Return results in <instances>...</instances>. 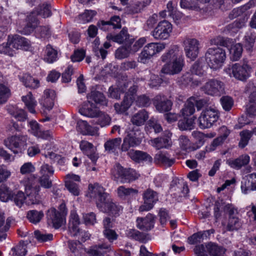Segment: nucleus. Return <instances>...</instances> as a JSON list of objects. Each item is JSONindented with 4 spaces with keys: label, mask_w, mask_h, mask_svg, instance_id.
<instances>
[{
    "label": "nucleus",
    "mask_w": 256,
    "mask_h": 256,
    "mask_svg": "<svg viewBox=\"0 0 256 256\" xmlns=\"http://www.w3.org/2000/svg\"><path fill=\"white\" fill-rule=\"evenodd\" d=\"M220 131L224 132V133L218 136V138H214L210 144V150H214L216 148L223 143L224 140L229 135L230 132L228 130L226 127L222 126L220 128Z\"/></svg>",
    "instance_id": "43"
},
{
    "label": "nucleus",
    "mask_w": 256,
    "mask_h": 256,
    "mask_svg": "<svg viewBox=\"0 0 256 256\" xmlns=\"http://www.w3.org/2000/svg\"><path fill=\"white\" fill-rule=\"evenodd\" d=\"M127 134L124 138L121 146L122 152L128 151L130 147L138 146L142 142L140 137V132L138 130H134L133 128L130 126L126 130Z\"/></svg>",
    "instance_id": "7"
},
{
    "label": "nucleus",
    "mask_w": 256,
    "mask_h": 256,
    "mask_svg": "<svg viewBox=\"0 0 256 256\" xmlns=\"http://www.w3.org/2000/svg\"><path fill=\"white\" fill-rule=\"evenodd\" d=\"M13 192L10 188L5 186H2L0 188V199L4 202H6L10 200H12Z\"/></svg>",
    "instance_id": "53"
},
{
    "label": "nucleus",
    "mask_w": 256,
    "mask_h": 256,
    "mask_svg": "<svg viewBox=\"0 0 256 256\" xmlns=\"http://www.w3.org/2000/svg\"><path fill=\"white\" fill-rule=\"evenodd\" d=\"M111 40L119 44L126 43V44H132L133 43V39L130 38V34L128 30L124 28L121 31L116 35L112 36Z\"/></svg>",
    "instance_id": "32"
},
{
    "label": "nucleus",
    "mask_w": 256,
    "mask_h": 256,
    "mask_svg": "<svg viewBox=\"0 0 256 256\" xmlns=\"http://www.w3.org/2000/svg\"><path fill=\"white\" fill-rule=\"evenodd\" d=\"M183 44L186 56L194 60L199 53V41L194 38H186L183 41Z\"/></svg>",
    "instance_id": "13"
},
{
    "label": "nucleus",
    "mask_w": 256,
    "mask_h": 256,
    "mask_svg": "<svg viewBox=\"0 0 256 256\" xmlns=\"http://www.w3.org/2000/svg\"><path fill=\"white\" fill-rule=\"evenodd\" d=\"M36 36L39 38H48L50 36V28L48 26H37L35 31Z\"/></svg>",
    "instance_id": "52"
},
{
    "label": "nucleus",
    "mask_w": 256,
    "mask_h": 256,
    "mask_svg": "<svg viewBox=\"0 0 256 256\" xmlns=\"http://www.w3.org/2000/svg\"><path fill=\"white\" fill-rule=\"evenodd\" d=\"M27 136H14L7 138L4 140V144L6 148L14 154H18L26 144Z\"/></svg>",
    "instance_id": "9"
},
{
    "label": "nucleus",
    "mask_w": 256,
    "mask_h": 256,
    "mask_svg": "<svg viewBox=\"0 0 256 256\" xmlns=\"http://www.w3.org/2000/svg\"><path fill=\"white\" fill-rule=\"evenodd\" d=\"M149 118L148 112L144 110H141L134 114L130 120L134 125L141 126L144 124Z\"/></svg>",
    "instance_id": "33"
},
{
    "label": "nucleus",
    "mask_w": 256,
    "mask_h": 256,
    "mask_svg": "<svg viewBox=\"0 0 256 256\" xmlns=\"http://www.w3.org/2000/svg\"><path fill=\"white\" fill-rule=\"evenodd\" d=\"M7 110L11 116L18 121L24 122L28 118L26 112L22 109L10 106L8 108Z\"/></svg>",
    "instance_id": "36"
},
{
    "label": "nucleus",
    "mask_w": 256,
    "mask_h": 256,
    "mask_svg": "<svg viewBox=\"0 0 256 256\" xmlns=\"http://www.w3.org/2000/svg\"><path fill=\"white\" fill-rule=\"evenodd\" d=\"M79 112L83 116L90 118H95L98 115L100 110L94 104L88 100V102L84 103L80 108Z\"/></svg>",
    "instance_id": "24"
},
{
    "label": "nucleus",
    "mask_w": 256,
    "mask_h": 256,
    "mask_svg": "<svg viewBox=\"0 0 256 256\" xmlns=\"http://www.w3.org/2000/svg\"><path fill=\"white\" fill-rule=\"evenodd\" d=\"M22 100L26 106L30 113L36 114L35 108L37 105V102L31 92H29L25 96H22Z\"/></svg>",
    "instance_id": "37"
},
{
    "label": "nucleus",
    "mask_w": 256,
    "mask_h": 256,
    "mask_svg": "<svg viewBox=\"0 0 256 256\" xmlns=\"http://www.w3.org/2000/svg\"><path fill=\"white\" fill-rule=\"evenodd\" d=\"M182 182H180L178 178H174L171 182L170 192L174 194L180 196V190L182 189Z\"/></svg>",
    "instance_id": "56"
},
{
    "label": "nucleus",
    "mask_w": 256,
    "mask_h": 256,
    "mask_svg": "<svg viewBox=\"0 0 256 256\" xmlns=\"http://www.w3.org/2000/svg\"><path fill=\"white\" fill-rule=\"evenodd\" d=\"M156 109L160 112L164 113L170 111L172 106L171 100L163 94H158L152 99Z\"/></svg>",
    "instance_id": "16"
},
{
    "label": "nucleus",
    "mask_w": 256,
    "mask_h": 256,
    "mask_svg": "<svg viewBox=\"0 0 256 256\" xmlns=\"http://www.w3.org/2000/svg\"><path fill=\"white\" fill-rule=\"evenodd\" d=\"M26 22L24 26L19 28L18 31L24 34H30L34 29L36 30L38 24V20L34 12H32L27 16Z\"/></svg>",
    "instance_id": "18"
},
{
    "label": "nucleus",
    "mask_w": 256,
    "mask_h": 256,
    "mask_svg": "<svg viewBox=\"0 0 256 256\" xmlns=\"http://www.w3.org/2000/svg\"><path fill=\"white\" fill-rule=\"evenodd\" d=\"M12 200H14L15 204L18 207H21L24 202L26 203V196L24 193L21 191L18 192L16 194L13 193V197Z\"/></svg>",
    "instance_id": "64"
},
{
    "label": "nucleus",
    "mask_w": 256,
    "mask_h": 256,
    "mask_svg": "<svg viewBox=\"0 0 256 256\" xmlns=\"http://www.w3.org/2000/svg\"><path fill=\"white\" fill-rule=\"evenodd\" d=\"M182 56V51L180 47L177 45H173L162 56L161 60L163 62H170Z\"/></svg>",
    "instance_id": "21"
},
{
    "label": "nucleus",
    "mask_w": 256,
    "mask_h": 256,
    "mask_svg": "<svg viewBox=\"0 0 256 256\" xmlns=\"http://www.w3.org/2000/svg\"><path fill=\"white\" fill-rule=\"evenodd\" d=\"M65 186L68 190L73 195L78 196L80 194V188L78 184L71 181H66Z\"/></svg>",
    "instance_id": "63"
},
{
    "label": "nucleus",
    "mask_w": 256,
    "mask_h": 256,
    "mask_svg": "<svg viewBox=\"0 0 256 256\" xmlns=\"http://www.w3.org/2000/svg\"><path fill=\"white\" fill-rule=\"evenodd\" d=\"M220 114L214 108H209L203 110L198 118V124L201 129L212 127L218 120Z\"/></svg>",
    "instance_id": "5"
},
{
    "label": "nucleus",
    "mask_w": 256,
    "mask_h": 256,
    "mask_svg": "<svg viewBox=\"0 0 256 256\" xmlns=\"http://www.w3.org/2000/svg\"><path fill=\"white\" fill-rule=\"evenodd\" d=\"M112 251L111 244L108 242H102L90 247L88 253L92 256H104Z\"/></svg>",
    "instance_id": "17"
},
{
    "label": "nucleus",
    "mask_w": 256,
    "mask_h": 256,
    "mask_svg": "<svg viewBox=\"0 0 256 256\" xmlns=\"http://www.w3.org/2000/svg\"><path fill=\"white\" fill-rule=\"evenodd\" d=\"M183 56L170 62H167L162 66L161 72L164 74L173 75L180 72L184 66Z\"/></svg>",
    "instance_id": "15"
},
{
    "label": "nucleus",
    "mask_w": 256,
    "mask_h": 256,
    "mask_svg": "<svg viewBox=\"0 0 256 256\" xmlns=\"http://www.w3.org/2000/svg\"><path fill=\"white\" fill-rule=\"evenodd\" d=\"M96 117H98L96 123L101 127L110 124L111 118L108 114L99 112V114Z\"/></svg>",
    "instance_id": "59"
},
{
    "label": "nucleus",
    "mask_w": 256,
    "mask_h": 256,
    "mask_svg": "<svg viewBox=\"0 0 256 256\" xmlns=\"http://www.w3.org/2000/svg\"><path fill=\"white\" fill-rule=\"evenodd\" d=\"M122 142L120 138L108 139L104 144L105 152L107 154H118V150H121Z\"/></svg>",
    "instance_id": "22"
},
{
    "label": "nucleus",
    "mask_w": 256,
    "mask_h": 256,
    "mask_svg": "<svg viewBox=\"0 0 256 256\" xmlns=\"http://www.w3.org/2000/svg\"><path fill=\"white\" fill-rule=\"evenodd\" d=\"M112 179L117 182L128 183L138 179L140 176L134 170L126 168L120 164H116L111 170Z\"/></svg>",
    "instance_id": "2"
},
{
    "label": "nucleus",
    "mask_w": 256,
    "mask_h": 256,
    "mask_svg": "<svg viewBox=\"0 0 256 256\" xmlns=\"http://www.w3.org/2000/svg\"><path fill=\"white\" fill-rule=\"evenodd\" d=\"M80 224L78 215L75 213L71 214L68 226V232L71 236H76L82 233V231L78 227Z\"/></svg>",
    "instance_id": "27"
},
{
    "label": "nucleus",
    "mask_w": 256,
    "mask_h": 256,
    "mask_svg": "<svg viewBox=\"0 0 256 256\" xmlns=\"http://www.w3.org/2000/svg\"><path fill=\"white\" fill-rule=\"evenodd\" d=\"M130 156L137 162L152 164L153 158L147 152L140 150H132L128 152Z\"/></svg>",
    "instance_id": "28"
},
{
    "label": "nucleus",
    "mask_w": 256,
    "mask_h": 256,
    "mask_svg": "<svg viewBox=\"0 0 256 256\" xmlns=\"http://www.w3.org/2000/svg\"><path fill=\"white\" fill-rule=\"evenodd\" d=\"M54 168L52 166L44 164L40 166L39 173L40 176L50 177L54 174Z\"/></svg>",
    "instance_id": "62"
},
{
    "label": "nucleus",
    "mask_w": 256,
    "mask_h": 256,
    "mask_svg": "<svg viewBox=\"0 0 256 256\" xmlns=\"http://www.w3.org/2000/svg\"><path fill=\"white\" fill-rule=\"evenodd\" d=\"M80 147L82 152L91 160L92 162L95 163L96 162L98 156L92 144L87 141H82Z\"/></svg>",
    "instance_id": "26"
},
{
    "label": "nucleus",
    "mask_w": 256,
    "mask_h": 256,
    "mask_svg": "<svg viewBox=\"0 0 256 256\" xmlns=\"http://www.w3.org/2000/svg\"><path fill=\"white\" fill-rule=\"evenodd\" d=\"M246 180L242 182V191L246 194L249 190H256V173H252L246 176Z\"/></svg>",
    "instance_id": "29"
},
{
    "label": "nucleus",
    "mask_w": 256,
    "mask_h": 256,
    "mask_svg": "<svg viewBox=\"0 0 256 256\" xmlns=\"http://www.w3.org/2000/svg\"><path fill=\"white\" fill-rule=\"evenodd\" d=\"M151 142L153 146L157 149L168 148L172 144L171 138L168 136L154 138Z\"/></svg>",
    "instance_id": "35"
},
{
    "label": "nucleus",
    "mask_w": 256,
    "mask_h": 256,
    "mask_svg": "<svg viewBox=\"0 0 256 256\" xmlns=\"http://www.w3.org/2000/svg\"><path fill=\"white\" fill-rule=\"evenodd\" d=\"M12 219L9 217L5 222L4 214L0 213V234H6L9 230Z\"/></svg>",
    "instance_id": "48"
},
{
    "label": "nucleus",
    "mask_w": 256,
    "mask_h": 256,
    "mask_svg": "<svg viewBox=\"0 0 256 256\" xmlns=\"http://www.w3.org/2000/svg\"><path fill=\"white\" fill-rule=\"evenodd\" d=\"M40 186H37L35 189L26 190V204L28 205L38 204L41 202V196L39 194Z\"/></svg>",
    "instance_id": "30"
},
{
    "label": "nucleus",
    "mask_w": 256,
    "mask_h": 256,
    "mask_svg": "<svg viewBox=\"0 0 256 256\" xmlns=\"http://www.w3.org/2000/svg\"><path fill=\"white\" fill-rule=\"evenodd\" d=\"M155 216L148 213L144 218H138L136 219L137 227L144 231H148L154 226Z\"/></svg>",
    "instance_id": "20"
},
{
    "label": "nucleus",
    "mask_w": 256,
    "mask_h": 256,
    "mask_svg": "<svg viewBox=\"0 0 256 256\" xmlns=\"http://www.w3.org/2000/svg\"><path fill=\"white\" fill-rule=\"evenodd\" d=\"M126 234L128 237L142 242L146 240V236L145 234L134 229H130L128 230Z\"/></svg>",
    "instance_id": "55"
},
{
    "label": "nucleus",
    "mask_w": 256,
    "mask_h": 256,
    "mask_svg": "<svg viewBox=\"0 0 256 256\" xmlns=\"http://www.w3.org/2000/svg\"><path fill=\"white\" fill-rule=\"evenodd\" d=\"M154 162L158 164L170 167L175 162V159L168 152L160 151L155 155Z\"/></svg>",
    "instance_id": "19"
},
{
    "label": "nucleus",
    "mask_w": 256,
    "mask_h": 256,
    "mask_svg": "<svg viewBox=\"0 0 256 256\" xmlns=\"http://www.w3.org/2000/svg\"><path fill=\"white\" fill-rule=\"evenodd\" d=\"M20 80L26 87L32 88L38 87L39 81L28 74H24L22 76H20Z\"/></svg>",
    "instance_id": "42"
},
{
    "label": "nucleus",
    "mask_w": 256,
    "mask_h": 256,
    "mask_svg": "<svg viewBox=\"0 0 256 256\" xmlns=\"http://www.w3.org/2000/svg\"><path fill=\"white\" fill-rule=\"evenodd\" d=\"M204 92L212 96H220L224 92V84L223 82L216 79H211L204 86Z\"/></svg>",
    "instance_id": "12"
},
{
    "label": "nucleus",
    "mask_w": 256,
    "mask_h": 256,
    "mask_svg": "<svg viewBox=\"0 0 256 256\" xmlns=\"http://www.w3.org/2000/svg\"><path fill=\"white\" fill-rule=\"evenodd\" d=\"M165 48L162 44L152 42L146 46L138 56V61L146 64L156 54L160 52Z\"/></svg>",
    "instance_id": "8"
},
{
    "label": "nucleus",
    "mask_w": 256,
    "mask_h": 256,
    "mask_svg": "<svg viewBox=\"0 0 256 256\" xmlns=\"http://www.w3.org/2000/svg\"><path fill=\"white\" fill-rule=\"evenodd\" d=\"M130 86L128 92H126L125 96H128V98H132V102L134 100V96L137 92L138 86L137 85L132 84L131 82H126L124 84V88H128Z\"/></svg>",
    "instance_id": "61"
},
{
    "label": "nucleus",
    "mask_w": 256,
    "mask_h": 256,
    "mask_svg": "<svg viewBox=\"0 0 256 256\" xmlns=\"http://www.w3.org/2000/svg\"><path fill=\"white\" fill-rule=\"evenodd\" d=\"M21 183L25 188V191L35 189L37 186H40L38 184V180L34 174H30L28 176L25 177L21 181Z\"/></svg>",
    "instance_id": "40"
},
{
    "label": "nucleus",
    "mask_w": 256,
    "mask_h": 256,
    "mask_svg": "<svg viewBox=\"0 0 256 256\" xmlns=\"http://www.w3.org/2000/svg\"><path fill=\"white\" fill-rule=\"evenodd\" d=\"M118 197L125 199L128 196H133L138 193V190L132 188H126L124 186H119L116 190Z\"/></svg>",
    "instance_id": "41"
},
{
    "label": "nucleus",
    "mask_w": 256,
    "mask_h": 256,
    "mask_svg": "<svg viewBox=\"0 0 256 256\" xmlns=\"http://www.w3.org/2000/svg\"><path fill=\"white\" fill-rule=\"evenodd\" d=\"M131 44H126L118 48L116 52V58L118 59H122L128 56L130 50Z\"/></svg>",
    "instance_id": "51"
},
{
    "label": "nucleus",
    "mask_w": 256,
    "mask_h": 256,
    "mask_svg": "<svg viewBox=\"0 0 256 256\" xmlns=\"http://www.w3.org/2000/svg\"><path fill=\"white\" fill-rule=\"evenodd\" d=\"M68 246L70 252L76 256H80L82 252V244L77 240H68Z\"/></svg>",
    "instance_id": "47"
},
{
    "label": "nucleus",
    "mask_w": 256,
    "mask_h": 256,
    "mask_svg": "<svg viewBox=\"0 0 256 256\" xmlns=\"http://www.w3.org/2000/svg\"><path fill=\"white\" fill-rule=\"evenodd\" d=\"M172 24L167 20H163L158 22L152 31V36L156 40H166L172 32Z\"/></svg>",
    "instance_id": "10"
},
{
    "label": "nucleus",
    "mask_w": 256,
    "mask_h": 256,
    "mask_svg": "<svg viewBox=\"0 0 256 256\" xmlns=\"http://www.w3.org/2000/svg\"><path fill=\"white\" fill-rule=\"evenodd\" d=\"M44 214L42 210H30L27 212L26 218L28 220L34 224L38 223L44 217Z\"/></svg>",
    "instance_id": "45"
},
{
    "label": "nucleus",
    "mask_w": 256,
    "mask_h": 256,
    "mask_svg": "<svg viewBox=\"0 0 256 256\" xmlns=\"http://www.w3.org/2000/svg\"><path fill=\"white\" fill-rule=\"evenodd\" d=\"M34 236L38 241L41 242L51 241L53 240L52 234H46L38 230L34 232Z\"/></svg>",
    "instance_id": "58"
},
{
    "label": "nucleus",
    "mask_w": 256,
    "mask_h": 256,
    "mask_svg": "<svg viewBox=\"0 0 256 256\" xmlns=\"http://www.w3.org/2000/svg\"><path fill=\"white\" fill-rule=\"evenodd\" d=\"M194 250L196 256H208L206 250L211 256H224L225 252V250L222 246L211 242L206 244H198Z\"/></svg>",
    "instance_id": "6"
},
{
    "label": "nucleus",
    "mask_w": 256,
    "mask_h": 256,
    "mask_svg": "<svg viewBox=\"0 0 256 256\" xmlns=\"http://www.w3.org/2000/svg\"><path fill=\"white\" fill-rule=\"evenodd\" d=\"M46 55L45 60L49 62L52 63L56 61L58 58V52L54 49L50 44H48L46 50Z\"/></svg>",
    "instance_id": "50"
},
{
    "label": "nucleus",
    "mask_w": 256,
    "mask_h": 256,
    "mask_svg": "<svg viewBox=\"0 0 256 256\" xmlns=\"http://www.w3.org/2000/svg\"><path fill=\"white\" fill-rule=\"evenodd\" d=\"M28 242V240H21L15 247L12 248L13 252L12 256H24L26 254L27 250V245Z\"/></svg>",
    "instance_id": "44"
},
{
    "label": "nucleus",
    "mask_w": 256,
    "mask_h": 256,
    "mask_svg": "<svg viewBox=\"0 0 256 256\" xmlns=\"http://www.w3.org/2000/svg\"><path fill=\"white\" fill-rule=\"evenodd\" d=\"M132 103V98H128V96H124L122 101L119 103H116L114 104V108L118 114H122L126 112Z\"/></svg>",
    "instance_id": "38"
},
{
    "label": "nucleus",
    "mask_w": 256,
    "mask_h": 256,
    "mask_svg": "<svg viewBox=\"0 0 256 256\" xmlns=\"http://www.w3.org/2000/svg\"><path fill=\"white\" fill-rule=\"evenodd\" d=\"M246 60H244L242 65L239 64H235L232 66L229 70L231 72L230 76H233L236 78L242 80H246L250 76V72L252 69L251 67L248 64Z\"/></svg>",
    "instance_id": "11"
},
{
    "label": "nucleus",
    "mask_w": 256,
    "mask_h": 256,
    "mask_svg": "<svg viewBox=\"0 0 256 256\" xmlns=\"http://www.w3.org/2000/svg\"><path fill=\"white\" fill-rule=\"evenodd\" d=\"M144 204L139 208L140 212H147L152 209L158 201V194L151 189L146 190L142 194Z\"/></svg>",
    "instance_id": "14"
},
{
    "label": "nucleus",
    "mask_w": 256,
    "mask_h": 256,
    "mask_svg": "<svg viewBox=\"0 0 256 256\" xmlns=\"http://www.w3.org/2000/svg\"><path fill=\"white\" fill-rule=\"evenodd\" d=\"M250 160V158L248 155L243 154L237 158L228 160L226 163L231 168L236 170H239L242 166L247 165L249 163Z\"/></svg>",
    "instance_id": "31"
},
{
    "label": "nucleus",
    "mask_w": 256,
    "mask_h": 256,
    "mask_svg": "<svg viewBox=\"0 0 256 256\" xmlns=\"http://www.w3.org/2000/svg\"><path fill=\"white\" fill-rule=\"evenodd\" d=\"M8 38L12 49H23L27 50L30 47V41L24 37L16 35L12 38L8 36Z\"/></svg>",
    "instance_id": "23"
},
{
    "label": "nucleus",
    "mask_w": 256,
    "mask_h": 256,
    "mask_svg": "<svg viewBox=\"0 0 256 256\" xmlns=\"http://www.w3.org/2000/svg\"><path fill=\"white\" fill-rule=\"evenodd\" d=\"M36 16L40 15L44 18H48L52 14L51 6L48 3H44L42 4H40L36 11L34 10Z\"/></svg>",
    "instance_id": "46"
},
{
    "label": "nucleus",
    "mask_w": 256,
    "mask_h": 256,
    "mask_svg": "<svg viewBox=\"0 0 256 256\" xmlns=\"http://www.w3.org/2000/svg\"><path fill=\"white\" fill-rule=\"evenodd\" d=\"M224 212L228 214V222L226 230L232 232L237 230L241 228L243 221L240 218L238 209L232 204H228L224 206Z\"/></svg>",
    "instance_id": "4"
},
{
    "label": "nucleus",
    "mask_w": 256,
    "mask_h": 256,
    "mask_svg": "<svg viewBox=\"0 0 256 256\" xmlns=\"http://www.w3.org/2000/svg\"><path fill=\"white\" fill-rule=\"evenodd\" d=\"M226 58L224 50L216 46L209 48L205 54V60L208 66L212 69L220 68Z\"/></svg>",
    "instance_id": "3"
},
{
    "label": "nucleus",
    "mask_w": 256,
    "mask_h": 256,
    "mask_svg": "<svg viewBox=\"0 0 256 256\" xmlns=\"http://www.w3.org/2000/svg\"><path fill=\"white\" fill-rule=\"evenodd\" d=\"M196 118L184 119L178 122L179 128L182 130H191L194 128V121Z\"/></svg>",
    "instance_id": "57"
},
{
    "label": "nucleus",
    "mask_w": 256,
    "mask_h": 256,
    "mask_svg": "<svg viewBox=\"0 0 256 256\" xmlns=\"http://www.w3.org/2000/svg\"><path fill=\"white\" fill-rule=\"evenodd\" d=\"M64 216L62 212L58 211L54 208L48 210L46 213V217L48 220L50 221L54 226L56 228L60 227L63 223V217Z\"/></svg>",
    "instance_id": "25"
},
{
    "label": "nucleus",
    "mask_w": 256,
    "mask_h": 256,
    "mask_svg": "<svg viewBox=\"0 0 256 256\" xmlns=\"http://www.w3.org/2000/svg\"><path fill=\"white\" fill-rule=\"evenodd\" d=\"M92 193L96 198V206L100 211L114 216H119L122 210V206L113 202L102 186L94 184Z\"/></svg>",
    "instance_id": "1"
},
{
    "label": "nucleus",
    "mask_w": 256,
    "mask_h": 256,
    "mask_svg": "<svg viewBox=\"0 0 256 256\" xmlns=\"http://www.w3.org/2000/svg\"><path fill=\"white\" fill-rule=\"evenodd\" d=\"M10 96V90L4 84H0V104L6 102Z\"/></svg>",
    "instance_id": "60"
},
{
    "label": "nucleus",
    "mask_w": 256,
    "mask_h": 256,
    "mask_svg": "<svg viewBox=\"0 0 256 256\" xmlns=\"http://www.w3.org/2000/svg\"><path fill=\"white\" fill-rule=\"evenodd\" d=\"M252 134H254L252 130V131L244 130L241 132L240 134V140L238 143L239 146L241 148H244L248 144V141Z\"/></svg>",
    "instance_id": "49"
},
{
    "label": "nucleus",
    "mask_w": 256,
    "mask_h": 256,
    "mask_svg": "<svg viewBox=\"0 0 256 256\" xmlns=\"http://www.w3.org/2000/svg\"><path fill=\"white\" fill-rule=\"evenodd\" d=\"M242 48L240 44L238 43L231 47L230 53L232 54L231 58L232 60L236 61L239 60L242 56Z\"/></svg>",
    "instance_id": "54"
},
{
    "label": "nucleus",
    "mask_w": 256,
    "mask_h": 256,
    "mask_svg": "<svg viewBox=\"0 0 256 256\" xmlns=\"http://www.w3.org/2000/svg\"><path fill=\"white\" fill-rule=\"evenodd\" d=\"M194 97L190 98L184 104V108L181 110V112L184 116H188L192 115L195 112Z\"/></svg>",
    "instance_id": "39"
},
{
    "label": "nucleus",
    "mask_w": 256,
    "mask_h": 256,
    "mask_svg": "<svg viewBox=\"0 0 256 256\" xmlns=\"http://www.w3.org/2000/svg\"><path fill=\"white\" fill-rule=\"evenodd\" d=\"M87 99L102 106H106L108 101L104 94L98 90H92L87 94Z\"/></svg>",
    "instance_id": "34"
}]
</instances>
